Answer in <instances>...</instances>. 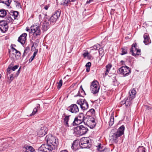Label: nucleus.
Instances as JSON below:
<instances>
[{
	"label": "nucleus",
	"instance_id": "nucleus-1",
	"mask_svg": "<svg viewBox=\"0 0 152 152\" xmlns=\"http://www.w3.org/2000/svg\"><path fill=\"white\" fill-rule=\"evenodd\" d=\"M124 129L125 127L124 125H122L118 128L116 132H114V130H112L110 137V140L114 141L117 143L118 142L117 139L118 137L124 134Z\"/></svg>",
	"mask_w": 152,
	"mask_h": 152
},
{
	"label": "nucleus",
	"instance_id": "nucleus-2",
	"mask_svg": "<svg viewBox=\"0 0 152 152\" xmlns=\"http://www.w3.org/2000/svg\"><path fill=\"white\" fill-rule=\"evenodd\" d=\"M79 146L81 148H89L92 146V140L88 137H84L80 139Z\"/></svg>",
	"mask_w": 152,
	"mask_h": 152
},
{
	"label": "nucleus",
	"instance_id": "nucleus-3",
	"mask_svg": "<svg viewBox=\"0 0 152 152\" xmlns=\"http://www.w3.org/2000/svg\"><path fill=\"white\" fill-rule=\"evenodd\" d=\"M31 32L30 33H32L33 36L32 37V40H35L37 37L40 35L41 31L39 26L36 24H33L31 27Z\"/></svg>",
	"mask_w": 152,
	"mask_h": 152
},
{
	"label": "nucleus",
	"instance_id": "nucleus-4",
	"mask_svg": "<svg viewBox=\"0 0 152 152\" xmlns=\"http://www.w3.org/2000/svg\"><path fill=\"white\" fill-rule=\"evenodd\" d=\"M48 144L53 145L56 148L58 145V142L57 138L55 136H53L52 134H48L45 138Z\"/></svg>",
	"mask_w": 152,
	"mask_h": 152
},
{
	"label": "nucleus",
	"instance_id": "nucleus-5",
	"mask_svg": "<svg viewBox=\"0 0 152 152\" xmlns=\"http://www.w3.org/2000/svg\"><path fill=\"white\" fill-rule=\"evenodd\" d=\"M74 133L80 135L86 134L88 131V128L82 125L75 127L74 129Z\"/></svg>",
	"mask_w": 152,
	"mask_h": 152
},
{
	"label": "nucleus",
	"instance_id": "nucleus-6",
	"mask_svg": "<svg viewBox=\"0 0 152 152\" xmlns=\"http://www.w3.org/2000/svg\"><path fill=\"white\" fill-rule=\"evenodd\" d=\"M85 118L83 114V113H80L75 118L72 123L73 126H77L82 123L83 122H84Z\"/></svg>",
	"mask_w": 152,
	"mask_h": 152
},
{
	"label": "nucleus",
	"instance_id": "nucleus-7",
	"mask_svg": "<svg viewBox=\"0 0 152 152\" xmlns=\"http://www.w3.org/2000/svg\"><path fill=\"white\" fill-rule=\"evenodd\" d=\"M61 11L60 10H57L55 11L51 17L48 19L50 24L54 25L60 16Z\"/></svg>",
	"mask_w": 152,
	"mask_h": 152
},
{
	"label": "nucleus",
	"instance_id": "nucleus-8",
	"mask_svg": "<svg viewBox=\"0 0 152 152\" xmlns=\"http://www.w3.org/2000/svg\"><path fill=\"white\" fill-rule=\"evenodd\" d=\"M100 86L98 82L96 80H94L91 83L90 86V90L91 92L93 94H97L99 91Z\"/></svg>",
	"mask_w": 152,
	"mask_h": 152
},
{
	"label": "nucleus",
	"instance_id": "nucleus-9",
	"mask_svg": "<svg viewBox=\"0 0 152 152\" xmlns=\"http://www.w3.org/2000/svg\"><path fill=\"white\" fill-rule=\"evenodd\" d=\"M55 148L53 145H49L47 143L46 144L42 145L38 149L39 152H50Z\"/></svg>",
	"mask_w": 152,
	"mask_h": 152
},
{
	"label": "nucleus",
	"instance_id": "nucleus-10",
	"mask_svg": "<svg viewBox=\"0 0 152 152\" xmlns=\"http://www.w3.org/2000/svg\"><path fill=\"white\" fill-rule=\"evenodd\" d=\"M137 43H133L130 48V51L132 55L133 56H137L140 54L141 51L140 49H138Z\"/></svg>",
	"mask_w": 152,
	"mask_h": 152
},
{
	"label": "nucleus",
	"instance_id": "nucleus-11",
	"mask_svg": "<svg viewBox=\"0 0 152 152\" xmlns=\"http://www.w3.org/2000/svg\"><path fill=\"white\" fill-rule=\"evenodd\" d=\"M119 73L124 76H127L131 72L130 69L127 66H122L119 69Z\"/></svg>",
	"mask_w": 152,
	"mask_h": 152
},
{
	"label": "nucleus",
	"instance_id": "nucleus-12",
	"mask_svg": "<svg viewBox=\"0 0 152 152\" xmlns=\"http://www.w3.org/2000/svg\"><path fill=\"white\" fill-rule=\"evenodd\" d=\"M48 131L47 127L45 126H43L37 131V136L39 137H42L47 134Z\"/></svg>",
	"mask_w": 152,
	"mask_h": 152
},
{
	"label": "nucleus",
	"instance_id": "nucleus-13",
	"mask_svg": "<svg viewBox=\"0 0 152 152\" xmlns=\"http://www.w3.org/2000/svg\"><path fill=\"white\" fill-rule=\"evenodd\" d=\"M77 103L80 105V107L83 110H87L88 107V104L85 99H80L77 101Z\"/></svg>",
	"mask_w": 152,
	"mask_h": 152
},
{
	"label": "nucleus",
	"instance_id": "nucleus-14",
	"mask_svg": "<svg viewBox=\"0 0 152 152\" xmlns=\"http://www.w3.org/2000/svg\"><path fill=\"white\" fill-rule=\"evenodd\" d=\"M70 115H66L65 113H64L62 115V117H64L63 118V123L66 126L69 127V124H72V121L70 120Z\"/></svg>",
	"mask_w": 152,
	"mask_h": 152
},
{
	"label": "nucleus",
	"instance_id": "nucleus-15",
	"mask_svg": "<svg viewBox=\"0 0 152 152\" xmlns=\"http://www.w3.org/2000/svg\"><path fill=\"white\" fill-rule=\"evenodd\" d=\"M67 110L72 113H76L79 111L78 107L75 104H71L67 108Z\"/></svg>",
	"mask_w": 152,
	"mask_h": 152
},
{
	"label": "nucleus",
	"instance_id": "nucleus-16",
	"mask_svg": "<svg viewBox=\"0 0 152 152\" xmlns=\"http://www.w3.org/2000/svg\"><path fill=\"white\" fill-rule=\"evenodd\" d=\"M8 28V24L4 21H0V29L2 32L6 31L7 30Z\"/></svg>",
	"mask_w": 152,
	"mask_h": 152
},
{
	"label": "nucleus",
	"instance_id": "nucleus-17",
	"mask_svg": "<svg viewBox=\"0 0 152 152\" xmlns=\"http://www.w3.org/2000/svg\"><path fill=\"white\" fill-rule=\"evenodd\" d=\"M27 35L26 33H23L18 38V41L22 45L24 44L26 39Z\"/></svg>",
	"mask_w": 152,
	"mask_h": 152
},
{
	"label": "nucleus",
	"instance_id": "nucleus-18",
	"mask_svg": "<svg viewBox=\"0 0 152 152\" xmlns=\"http://www.w3.org/2000/svg\"><path fill=\"white\" fill-rule=\"evenodd\" d=\"M79 143L77 140H75L73 142L71 147L74 151H76L79 149Z\"/></svg>",
	"mask_w": 152,
	"mask_h": 152
},
{
	"label": "nucleus",
	"instance_id": "nucleus-19",
	"mask_svg": "<svg viewBox=\"0 0 152 152\" xmlns=\"http://www.w3.org/2000/svg\"><path fill=\"white\" fill-rule=\"evenodd\" d=\"M143 38L144 39L143 42L145 45H147L151 43V40L149 38V35L148 34H145L143 35Z\"/></svg>",
	"mask_w": 152,
	"mask_h": 152
},
{
	"label": "nucleus",
	"instance_id": "nucleus-20",
	"mask_svg": "<svg viewBox=\"0 0 152 152\" xmlns=\"http://www.w3.org/2000/svg\"><path fill=\"white\" fill-rule=\"evenodd\" d=\"M129 96L130 99H133L135 97L136 94V91L135 89L133 88L129 92Z\"/></svg>",
	"mask_w": 152,
	"mask_h": 152
},
{
	"label": "nucleus",
	"instance_id": "nucleus-21",
	"mask_svg": "<svg viewBox=\"0 0 152 152\" xmlns=\"http://www.w3.org/2000/svg\"><path fill=\"white\" fill-rule=\"evenodd\" d=\"M13 20V18H12V17L10 16L8 13L6 16V18L4 19V20L2 21H4L6 23L8 24L9 23L12 22Z\"/></svg>",
	"mask_w": 152,
	"mask_h": 152
},
{
	"label": "nucleus",
	"instance_id": "nucleus-22",
	"mask_svg": "<svg viewBox=\"0 0 152 152\" xmlns=\"http://www.w3.org/2000/svg\"><path fill=\"white\" fill-rule=\"evenodd\" d=\"M94 118L92 117L88 118L86 117L85 118L84 123L88 126V125H89L92 121H93Z\"/></svg>",
	"mask_w": 152,
	"mask_h": 152
},
{
	"label": "nucleus",
	"instance_id": "nucleus-23",
	"mask_svg": "<svg viewBox=\"0 0 152 152\" xmlns=\"http://www.w3.org/2000/svg\"><path fill=\"white\" fill-rule=\"evenodd\" d=\"M112 67V65L111 64H108L106 66V69L105 70V72L104 73L105 76H106L108 75Z\"/></svg>",
	"mask_w": 152,
	"mask_h": 152
},
{
	"label": "nucleus",
	"instance_id": "nucleus-24",
	"mask_svg": "<svg viewBox=\"0 0 152 152\" xmlns=\"http://www.w3.org/2000/svg\"><path fill=\"white\" fill-rule=\"evenodd\" d=\"M10 15L14 19H15L18 17V12L17 11H14L12 12H11L10 13H9Z\"/></svg>",
	"mask_w": 152,
	"mask_h": 152
},
{
	"label": "nucleus",
	"instance_id": "nucleus-25",
	"mask_svg": "<svg viewBox=\"0 0 152 152\" xmlns=\"http://www.w3.org/2000/svg\"><path fill=\"white\" fill-rule=\"evenodd\" d=\"M86 94L85 92L83 90L82 86H81L79 90V91L78 93V96H83V95Z\"/></svg>",
	"mask_w": 152,
	"mask_h": 152
},
{
	"label": "nucleus",
	"instance_id": "nucleus-26",
	"mask_svg": "<svg viewBox=\"0 0 152 152\" xmlns=\"http://www.w3.org/2000/svg\"><path fill=\"white\" fill-rule=\"evenodd\" d=\"M49 23L48 22H46L45 21L44 23H43L42 25V29L43 30L45 31H46L48 28H49Z\"/></svg>",
	"mask_w": 152,
	"mask_h": 152
},
{
	"label": "nucleus",
	"instance_id": "nucleus-27",
	"mask_svg": "<svg viewBox=\"0 0 152 152\" xmlns=\"http://www.w3.org/2000/svg\"><path fill=\"white\" fill-rule=\"evenodd\" d=\"M132 99H131L128 97L126 100L124 104H125L126 107L129 106L132 104Z\"/></svg>",
	"mask_w": 152,
	"mask_h": 152
},
{
	"label": "nucleus",
	"instance_id": "nucleus-28",
	"mask_svg": "<svg viewBox=\"0 0 152 152\" xmlns=\"http://www.w3.org/2000/svg\"><path fill=\"white\" fill-rule=\"evenodd\" d=\"M7 11L4 9H0V17H4L7 15Z\"/></svg>",
	"mask_w": 152,
	"mask_h": 152
},
{
	"label": "nucleus",
	"instance_id": "nucleus-29",
	"mask_svg": "<svg viewBox=\"0 0 152 152\" xmlns=\"http://www.w3.org/2000/svg\"><path fill=\"white\" fill-rule=\"evenodd\" d=\"M40 108V105L39 104H37L36 107L34 108L33 109L32 113L30 115V116H32L36 114L38 108Z\"/></svg>",
	"mask_w": 152,
	"mask_h": 152
},
{
	"label": "nucleus",
	"instance_id": "nucleus-30",
	"mask_svg": "<svg viewBox=\"0 0 152 152\" xmlns=\"http://www.w3.org/2000/svg\"><path fill=\"white\" fill-rule=\"evenodd\" d=\"M101 47V46L99 44H96L94 45L93 46L91 47L90 48L92 50H99V49Z\"/></svg>",
	"mask_w": 152,
	"mask_h": 152
},
{
	"label": "nucleus",
	"instance_id": "nucleus-31",
	"mask_svg": "<svg viewBox=\"0 0 152 152\" xmlns=\"http://www.w3.org/2000/svg\"><path fill=\"white\" fill-rule=\"evenodd\" d=\"M11 51H9V53L10 54V57L14 61L17 60V58L16 57V56L15 54V53H10Z\"/></svg>",
	"mask_w": 152,
	"mask_h": 152
},
{
	"label": "nucleus",
	"instance_id": "nucleus-32",
	"mask_svg": "<svg viewBox=\"0 0 152 152\" xmlns=\"http://www.w3.org/2000/svg\"><path fill=\"white\" fill-rule=\"evenodd\" d=\"M0 2L5 4L7 6H9L11 2V0H1Z\"/></svg>",
	"mask_w": 152,
	"mask_h": 152
},
{
	"label": "nucleus",
	"instance_id": "nucleus-33",
	"mask_svg": "<svg viewBox=\"0 0 152 152\" xmlns=\"http://www.w3.org/2000/svg\"><path fill=\"white\" fill-rule=\"evenodd\" d=\"M145 148L143 146H139L137 148V152H146Z\"/></svg>",
	"mask_w": 152,
	"mask_h": 152
},
{
	"label": "nucleus",
	"instance_id": "nucleus-34",
	"mask_svg": "<svg viewBox=\"0 0 152 152\" xmlns=\"http://www.w3.org/2000/svg\"><path fill=\"white\" fill-rule=\"evenodd\" d=\"M114 123V118L113 115H113H111L110 118V121L109 123V125L110 126H111Z\"/></svg>",
	"mask_w": 152,
	"mask_h": 152
},
{
	"label": "nucleus",
	"instance_id": "nucleus-35",
	"mask_svg": "<svg viewBox=\"0 0 152 152\" xmlns=\"http://www.w3.org/2000/svg\"><path fill=\"white\" fill-rule=\"evenodd\" d=\"M96 124L94 118L93 121H92L91 123L88 126L90 127L91 128H94Z\"/></svg>",
	"mask_w": 152,
	"mask_h": 152
},
{
	"label": "nucleus",
	"instance_id": "nucleus-36",
	"mask_svg": "<svg viewBox=\"0 0 152 152\" xmlns=\"http://www.w3.org/2000/svg\"><path fill=\"white\" fill-rule=\"evenodd\" d=\"M122 53H121V55H124L126 54L127 53V48L126 47H124L122 48Z\"/></svg>",
	"mask_w": 152,
	"mask_h": 152
},
{
	"label": "nucleus",
	"instance_id": "nucleus-37",
	"mask_svg": "<svg viewBox=\"0 0 152 152\" xmlns=\"http://www.w3.org/2000/svg\"><path fill=\"white\" fill-rule=\"evenodd\" d=\"M14 75L13 74H11L10 78H9V77L7 76L8 79L7 80V81L9 83H10L11 81L13 80L14 79Z\"/></svg>",
	"mask_w": 152,
	"mask_h": 152
},
{
	"label": "nucleus",
	"instance_id": "nucleus-38",
	"mask_svg": "<svg viewBox=\"0 0 152 152\" xmlns=\"http://www.w3.org/2000/svg\"><path fill=\"white\" fill-rule=\"evenodd\" d=\"M25 148L26 149L31 152H33L34 151V149L31 146L26 145L25 146Z\"/></svg>",
	"mask_w": 152,
	"mask_h": 152
},
{
	"label": "nucleus",
	"instance_id": "nucleus-39",
	"mask_svg": "<svg viewBox=\"0 0 152 152\" xmlns=\"http://www.w3.org/2000/svg\"><path fill=\"white\" fill-rule=\"evenodd\" d=\"M15 53L16 56L17 60L19 59L21 55V53L18 50H16V52H15Z\"/></svg>",
	"mask_w": 152,
	"mask_h": 152
},
{
	"label": "nucleus",
	"instance_id": "nucleus-40",
	"mask_svg": "<svg viewBox=\"0 0 152 152\" xmlns=\"http://www.w3.org/2000/svg\"><path fill=\"white\" fill-rule=\"evenodd\" d=\"M99 52L100 56L101 57L103 56L104 54V50L101 47L99 49Z\"/></svg>",
	"mask_w": 152,
	"mask_h": 152
},
{
	"label": "nucleus",
	"instance_id": "nucleus-41",
	"mask_svg": "<svg viewBox=\"0 0 152 152\" xmlns=\"http://www.w3.org/2000/svg\"><path fill=\"white\" fill-rule=\"evenodd\" d=\"M97 149L98 151H102L104 150V148L103 146H102L101 144H100L97 147Z\"/></svg>",
	"mask_w": 152,
	"mask_h": 152
},
{
	"label": "nucleus",
	"instance_id": "nucleus-42",
	"mask_svg": "<svg viewBox=\"0 0 152 152\" xmlns=\"http://www.w3.org/2000/svg\"><path fill=\"white\" fill-rule=\"evenodd\" d=\"M29 49H28L27 48H26L25 49L24 53L22 55V57L23 58H24L26 55L27 53L29 52Z\"/></svg>",
	"mask_w": 152,
	"mask_h": 152
},
{
	"label": "nucleus",
	"instance_id": "nucleus-43",
	"mask_svg": "<svg viewBox=\"0 0 152 152\" xmlns=\"http://www.w3.org/2000/svg\"><path fill=\"white\" fill-rule=\"evenodd\" d=\"M62 85V80L61 79L59 80V82L58 83L57 88L58 89L60 88Z\"/></svg>",
	"mask_w": 152,
	"mask_h": 152
},
{
	"label": "nucleus",
	"instance_id": "nucleus-44",
	"mask_svg": "<svg viewBox=\"0 0 152 152\" xmlns=\"http://www.w3.org/2000/svg\"><path fill=\"white\" fill-rule=\"evenodd\" d=\"M11 66L10 65L8 67L7 69V72L6 73L7 75L8 76V74H10V70Z\"/></svg>",
	"mask_w": 152,
	"mask_h": 152
},
{
	"label": "nucleus",
	"instance_id": "nucleus-45",
	"mask_svg": "<svg viewBox=\"0 0 152 152\" xmlns=\"http://www.w3.org/2000/svg\"><path fill=\"white\" fill-rule=\"evenodd\" d=\"M69 2H70V0H64L63 1V4L66 6H67V4Z\"/></svg>",
	"mask_w": 152,
	"mask_h": 152
},
{
	"label": "nucleus",
	"instance_id": "nucleus-46",
	"mask_svg": "<svg viewBox=\"0 0 152 152\" xmlns=\"http://www.w3.org/2000/svg\"><path fill=\"white\" fill-rule=\"evenodd\" d=\"M19 66L18 65H15L13 67H12V70L13 71H15V69H18V67Z\"/></svg>",
	"mask_w": 152,
	"mask_h": 152
},
{
	"label": "nucleus",
	"instance_id": "nucleus-47",
	"mask_svg": "<svg viewBox=\"0 0 152 152\" xmlns=\"http://www.w3.org/2000/svg\"><path fill=\"white\" fill-rule=\"evenodd\" d=\"M89 54V53L87 51L86 52L84 53L83 54V56L84 57H86V56H88Z\"/></svg>",
	"mask_w": 152,
	"mask_h": 152
},
{
	"label": "nucleus",
	"instance_id": "nucleus-48",
	"mask_svg": "<svg viewBox=\"0 0 152 152\" xmlns=\"http://www.w3.org/2000/svg\"><path fill=\"white\" fill-rule=\"evenodd\" d=\"M35 57L33 56H32L29 60V62H31L34 59Z\"/></svg>",
	"mask_w": 152,
	"mask_h": 152
},
{
	"label": "nucleus",
	"instance_id": "nucleus-49",
	"mask_svg": "<svg viewBox=\"0 0 152 152\" xmlns=\"http://www.w3.org/2000/svg\"><path fill=\"white\" fill-rule=\"evenodd\" d=\"M95 111V110L93 109H91L88 111L89 112H90L92 114H94Z\"/></svg>",
	"mask_w": 152,
	"mask_h": 152
},
{
	"label": "nucleus",
	"instance_id": "nucleus-50",
	"mask_svg": "<svg viewBox=\"0 0 152 152\" xmlns=\"http://www.w3.org/2000/svg\"><path fill=\"white\" fill-rule=\"evenodd\" d=\"M91 66V63L90 62H88L86 64V67H90Z\"/></svg>",
	"mask_w": 152,
	"mask_h": 152
},
{
	"label": "nucleus",
	"instance_id": "nucleus-51",
	"mask_svg": "<svg viewBox=\"0 0 152 152\" xmlns=\"http://www.w3.org/2000/svg\"><path fill=\"white\" fill-rule=\"evenodd\" d=\"M12 45H11V49L12 50V52H14V51H15V52H16V50H17L15 48H14L13 47H12Z\"/></svg>",
	"mask_w": 152,
	"mask_h": 152
},
{
	"label": "nucleus",
	"instance_id": "nucleus-52",
	"mask_svg": "<svg viewBox=\"0 0 152 152\" xmlns=\"http://www.w3.org/2000/svg\"><path fill=\"white\" fill-rule=\"evenodd\" d=\"M37 51H35L34 52L33 56L35 57L36 55H37Z\"/></svg>",
	"mask_w": 152,
	"mask_h": 152
},
{
	"label": "nucleus",
	"instance_id": "nucleus-53",
	"mask_svg": "<svg viewBox=\"0 0 152 152\" xmlns=\"http://www.w3.org/2000/svg\"><path fill=\"white\" fill-rule=\"evenodd\" d=\"M15 5L16 6H18L20 4V3L18 1H15Z\"/></svg>",
	"mask_w": 152,
	"mask_h": 152
},
{
	"label": "nucleus",
	"instance_id": "nucleus-54",
	"mask_svg": "<svg viewBox=\"0 0 152 152\" xmlns=\"http://www.w3.org/2000/svg\"><path fill=\"white\" fill-rule=\"evenodd\" d=\"M49 7L48 6V5H45L44 7V9H45V10H48Z\"/></svg>",
	"mask_w": 152,
	"mask_h": 152
},
{
	"label": "nucleus",
	"instance_id": "nucleus-55",
	"mask_svg": "<svg viewBox=\"0 0 152 152\" xmlns=\"http://www.w3.org/2000/svg\"><path fill=\"white\" fill-rule=\"evenodd\" d=\"M90 70V67H87L86 71L87 72H89Z\"/></svg>",
	"mask_w": 152,
	"mask_h": 152
},
{
	"label": "nucleus",
	"instance_id": "nucleus-56",
	"mask_svg": "<svg viewBox=\"0 0 152 152\" xmlns=\"http://www.w3.org/2000/svg\"><path fill=\"white\" fill-rule=\"evenodd\" d=\"M93 1V0H88L87 2H86V3L87 4H89V3H90L92 1Z\"/></svg>",
	"mask_w": 152,
	"mask_h": 152
},
{
	"label": "nucleus",
	"instance_id": "nucleus-57",
	"mask_svg": "<svg viewBox=\"0 0 152 152\" xmlns=\"http://www.w3.org/2000/svg\"><path fill=\"white\" fill-rule=\"evenodd\" d=\"M60 152H68L66 150H64L61 151Z\"/></svg>",
	"mask_w": 152,
	"mask_h": 152
},
{
	"label": "nucleus",
	"instance_id": "nucleus-58",
	"mask_svg": "<svg viewBox=\"0 0 152 152\" xmlns=\"http://www.w3.org/2000/svg\"><path fill=\"white\" fill-rule=\"evenodd\" d=\"M26 31H28L31 30V29H30L28 28V27H27L26 28Z\"/></svg>",
	"mask_w": 152,
	"mask_h": 152
},
{
	"label": "nucleus",
	"instance_id": "nucleus-59",
	"mask_svg": "<svg viewBox=\"0 0 152 152\" xmlns=\"http://www.w3.org/2000/svg\"><path fill=\"white\" fill-rule=\"evenodd\" d=\"M20 68H19V69L18 70V71L17 72H18V73H19V74L20 73Z\"/></svg>",
	"mask_w": 152,
	"mask_h": 152
},
{
	"label": "nucleus",
	"instance_id": "nucleus-60",
	"mask_svg": "<svg viewBox=\"0 0 152 152\" xmlns=\"http://www.w3.org/2000/svg\"><path fill=\"white\" fill-rule=\"evenodd\" d=\"M20 68H19V69L18 70V71L17 72H18V73H19V74L20 73Z\"/></svg>",
	"mask_w": 152,
	"mask_h": 152
},
{
	"label": "nucleus",
	"instance_id": "nucleus-61",
	"mask_svg": "<svg viewBox=\"0 0 152 152\" xmlns=\"http://www.w3.org/2000/svg\"><path fill=\"white\" fill-rule=\"evenodd\" d=\"M19 74V73H18V72H16V76H15V77H16V76H18Z\"/></svg>",
	"mask_w": 152,
	"mask_h": 152
},
{
	"label": "nucleus",
	"instance_id": "nucleus-62",
	"mask_svg": "<svg viewBox=\"0 0 152 152\" xmlns=\"http://www.w3.org/2000/svg\"><path fill=\"white\" fill-rule=\"evenodd\" d=\"M72 1V2H74L76 0H71Z\"/></svg>",
	"mask_w": 152,
	"mask_h": 152
},
{
	"label": "nucleus",
	"instance_id": "nucleus-63",
	"mask_svg": "<svg viewBox=\"0 0 152 152\" xmlns=\"http://www.w3.org/2000/svg\"><path fill=\"white\" fill-rule=\"evenodd\" d=\"M88 57H89V58H90V57H91V56H90V55H89V56H88Z\"/></svg>",
	"mask_w": 152,
	"mask_h": 152
},
{
	"label": "nucleus",
	"instance_id": "nucleus-64",
	"mask_svg": "<svg viewBox=\"0 0 152 152\" xmlns=\"http://www.w3.org/2000/svg\"><path fill=\"white\" fill-rule=\"evenodd\" d=\"M41 16V15H39V16Z\"/></svg>",
	"mask_w": 152,
	"mask_h": 152
}]
</instances>
